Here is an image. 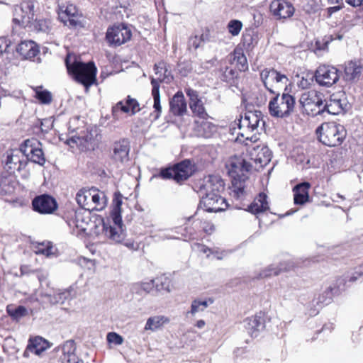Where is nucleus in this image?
Returning <instances> with one entry per match:
<instances>
[{
	"label": "nucleus",
	"mask_w": 363,
	"mask_h": 363,
	"mask_svg": "<svg viewBox=\"0 0 363 363\" xmlns=\"http://www.w3.org/2000/svg\"><path fill=\"white\" fill-rule=\"evenodd\" d=\"M249 160L243 155L230 157L225 164L228 173L231 177L230 195L239 202L238 205L245 206L242 201L247 199L245 182L248 174L252 171H259L267 166L272 160V152L265 146L257 145L247 150Z\"/></svg>",
	"instance_id": "f257e3e1"
},
{
	"label": "nucleus",
	"mask_w": 363,
	"mask_h": 363,
	"mask_svg": "<svg viewBox=\"0 0 363 363\" xmlns=\"http://www.w3.org/2000/svg\"><path fill=\"white\" fill-rule=\"evenodd\" d=\"M264 124L262 120V113L260 111H247L244 116H240L237 123L238 126V131L237 133L236 141L244 143L245 145L251 143H256L259 138L256 134H252V132L256 130L259 123Z\"/></svg>",
	"instance_id": "f03ea898"
},
{
	"label": "nucleus",
	"mask_w": 363,
	"mask_h": 363,
	"mask_svg": "<svg viewBox=\"0 0 363 363\" xmlns=\"http://www.w3.org/2000/svg\"><path fill=\"white\" fill-rule=\"evenodd\" d=\"M196 165L190 160L186 159L179 162L162 167L153 177L164 180L172 179L179 184L186 181L196 172Z\"/></svg>",
	"instance_id": "7ed1b4c3"
},
{
	"label": "nucleus",
	"mask_w": 363,
	"mask_h": 363,
	"mask_svg": "<svg viewBox=\"0 0 363 363\" xmlns=\"http://www.w3.org/2000/svg\"><path fill=\"white\" fill-rule=\"evenodd\" d=\"M67 72L78 83L88 89L96 83L97 68L94 62L87 63L74 61L69 63L65 61Z\"/></svg>",
	"instance_id": "20e7f679"
},
{
	"label": "nucleus",
	"mask_w": 363,
	"mask_h": 363,
	"mask_svg": "<svg viewBox=\"0 0 363 363\" xmlns=\"http://www.w3.org/2000/svg\"><path fill=\"white\" fill-rule=\"evenodd\" d=\"M284 91H286V89ZM272 94L274 96L268 104L270 116L277 118L289 117L294 112L296 108L294 96L286 91L281 94H279V91Z\"/></svg>",
	"instance_id": "39448f33"
},
{
	"label": "nucleus",
	"mask_w": 363,
	"mask_h": 363,
	"mask_svg": "<svg viewBox=\"0 0 363 363\" xmlns=\"http://www.w3.org/2000/svg\"><path fill=\"white\" fill-rule=\"evenodd\" d=\"M114 202L115 205L111 213L113 224H111L108 220L107 221L102 220V233L105 237L111 241L121 242L124 238V233L122 230V200L121 198H116L114 199Z\"/></svg>",
	"instance_id": "423d86ee"
},
{
	"label": "nucleus",
	"mask_w": 363,
	"mask_h": 363,
	"mask_svg": "<svg viewBox=\"0 0 363 363\" xmlns=\"http://www.w3.org/2000/svg\"><path fill=\"white\" fill-rule=\"evenodd\" d=\"M323 94L315 90H310L303 93L299 99L303 112L308 116H315L325 111L334 113L330 109L332 104H324Z\"/></svg>",
	"instance_id": "0eeeda50"
},
{
	"label": "nucleus",
	"mask_w": 363,
	"mask_h": 363,
	"mask_svg": "<svg viewBox=\"0 0 363 363\" xmlns=\"http://www.w3.org/2000/svg\"><path fill=\"white\" fill-rule=\"evenodd\" d=\"M316 133L320 142L329 147L340 145L347 135L344 126L335 122L323 123L317 128Z\"/></svg>",
	"instance_id": "6e6552de"
},
{
	"label": "nucleus",
	"mask_w": 363,
	"mask_h": 363,
	"mask_svg": "<svg viewBox=\"0 0 363 363\" xmlns=\"http://www.w3.org/2000/svg\"><path fill=\"white\" fill-rule=\"evenodd\" d=\"M165 238L167 239L182 240L184 241L200 240L197 225L195 222V216L187 218L183 225L169 229L165 235Z\"/></svg>",
	"instance_id": "1a4fd4ad"
},
{
	"label": "nucleus",
	"mask_w": 363,
	"mask_h": 363,
	"mask_svg": "<svg viewBox=\"0 0 363 363\" xmlns=\"http://www.w3.org/2000/svg\"><path fill=\"white\" fill-rule=\"evenodd\" d=\"M35 1L23 0L16 5L13 10V23L23 28H27L32 23L35 16Z\"/></svg>",
	"instance_id": "9d476101"
},
{
	"label": "nucleus",
	"mask_w": 363,
	"mask_h": 363,
	"mask_svg": "<svg viewBox=\"0 0 363 363\" xmlns=\"http://www.w3.org/2000/svg\"><path fill=\"white\" fill-rule=\"evenodd\" d=\"M82 14L72 4L62 5L59 8L58 18L66 26L70 28H82Z\"/></svg>",
	"instance_id": "9b49d317"
},
{
	"label": "nucleus",
	"mask_w": 363,
	"mask_h": 363,
	"mask_svg": "<svg viewBox=\"0 0 363 363\" xmlns=\"http://www.w3.org/2000/svg\"><path fill=\"white\" fill-rule=\"evenodd\" d=\"M4 169L9 174H13L26 167L28 159L25 157L24 152L20 148L9 150L6 152Z\"/></svg>",
	"instance_id": "f8f14e48"
},
{
	"label": "nucleus",
	"mask_w": 363,
	"mask_h": 363,
	"mask_svg": "<svg viewBox=\"0 0 363 363\" xmlns=\"http://www.w3.org/2000/svg\"><path fill=\"white\" fill-rule=\"evenodd\" d=\"M131 37V30L123 23L108 27L106 33V40L110 46H120L129 41Z\"/></svg>",
	"instance_id": "ddd939ff"
},
{
	"label": "nucleus",
	"mask_w": 363,
	"mask_h": 363,
	"mask_svg": "<svg viewBox=\"0 0 363 363\" xmlns=\"http://www.w3.org/2000/svg\"><path fill=\"white\" fill-rule=\"evenodd\" d=\"M41 143L35 138L26 140L21 144V150L23 151L25 157L32 162L43 166L46 162L44 152L40 147Z\"/></svg>",
	"instance_id": "4468645a"
},
{
	"label": "nucleus",
	"mask_w": 363,
	"mask_h": 363,
	"mask_svg": "<svg viewBox=\"0 0 363 363\" xmlns=\"http://www.w3.org/2000/svg\"><path fill=\"white\" fill-rule=\"evenodd\" d=\"M259 75L264 87L271 94L279 92V85L282 81L288 80L286 75L274 68H265L260 72Z\"/></svg>",
	"instance_id": "2eb2a0df"
},
{
	"label": "nucleus",
	"mask_w": 363,
	"mask_h": 363,
	"mask_svg": "<svg viewBox=\"0 0 363 363\" xmlns=\"http://www.w3.org/2000/svg\"><path fill=\"white\" fill-rule=\"evenodd\" d=\"M315 79L317 83L323 86H331L340 78L338 69L331 65H320L315 72Z\"/></svg>",
	"instance_id": "dca6fc26"
},
{
	"label": "nucleus",
	"mask_w": 363,
	"mask_h": 363,
	"mask_svg": "<svg viewBox=\"0 0 363 363\" xmlns=\"http://www.w3.org/2000/svg\"><path fill=\"white\" fill-rule=\"evenodd\" d=\"M184 91L189 98V108L193 115L200 119L208 120L210 116L205 108L199 92L189 86L186 87Z\"/></svg>",
	"instance_id": "f3484780"
},
{
	"label": "nucleus",
	"mask_w": 363,
	"mask_h": 363,
	"mask_svg": "<svg viewBox=\"0 0 363 363\" xmlns=\"http://www.w3.org/2000/svg\"><path fill=\"white\" fill-rule=\"evenodd\" d=\"M34 211L40 214H52L58 207L56 199L47 194L35 196L32 201Z\"/></svg>",
	"instance_id": "a211bd4d"
},
{
	"label": "nucleus",
	"mask_w": 363,
	"mask_h": 363,
	"mask_svg": "<svg viewBox=\"0 0 363 363\" xmlns=\"http://www.w3.org/2000/svg\"><path fill=\"white\" fill-rule=\"evenodd\" d=\"M201 203L208 212L223 211L229 206L226 199L215 192H206Z\"/></svg>",
	"instance_id": "6ab92c4d"
},
{
	"label": "nucleus",
	"mask_w": 363,
	"mask_h": 363,
	"mask_svg": "<svg viewBox=\"0 0 363 363\" xmlns=\"http://www.w3.org/2000/svg\"><path fill=\"white\" fill-rule=\"evenodd\" d=\"M86 210L80 209L75 211L72 209L68 211L66 213V222L71 228H76L80 231H85L89 225L90 218Z\"/></svg>",
	"instance_id": "aec40b11"
},
{
	"label": "nucleus",
	"mask_w": 363,
	"mask_h": 363,
	"mask_svg": "<svg viewBox=\"0 0 363 363\" xmlns=\"http://www.w3.org/2000/svg\"><path fill=\"white\" fill-rule=\"evenodd\" d=\"M269 10L273 16L279 20L291 17L295 11L292 4L285 0H273L269 5Z\"/></svg>",
	"instance_id": "412c9836"
},
{
	"label": "nucleus",
	"mask_w": 363,
	"mask_h": 363,
	"mask_svg": "<svg viewBox=\"0 0 363 363\" xmlns=\"http://www.w3.org/2000/svg\"><path fill=\"white\" fill-rule=\"evenodd\" d=\"M362 71L363 65L360 60L348 61L344 65L343 79L348 83H356L359 80Z\"/></svg>",
	"instance_id": "4be33fe9"
},
{
	"label": "nucleus",
	"mask_w": 363,
	"mask_h": 363,
	"mask_svg": "<svg viewBox=\"0 0 363 363\" xmlns=\"http://www.w3.org/2000/svg\"><path fill=\"white\" fill-rule=\"evenodd\" d=\"M267 318V313L259 311L254 315L247 318L246 329L252 337H257V334L265 328Z\"/></svg>",
	"instance_id": "5701e85b"
},
{
	"label": "nucleus",
	"mask_w": 363,
	"mask_h": 363,
	"mask_svg": "<svg viewBox=\"0 0 363 363\" xmlns=\"http://www.w3.org/2000/svg\"><path fill=\"white\" fill-rule=\"evenodd\" d=\"M228 64L233 67L239 72H245L249 69L247 57L240 47H235L233 51L229 55Z\"/></svg>",
	"instance_id": "b1692460"
},
{
	"label": "nucleus",
	"mask_w": 363,
	"mask_h": 363,
	"mask_svg": "<svg viewBox=\"0 0 363 363\" xmlns=\"http://www.w3.org/2000/svg\"><path fill=\"white\" fill-rule=\"evenodd\" d=\"M130 144L128 140L121 139L114 143L113 146L112 159L117 162L123 163L128 161Z\"/></svg>",
	"instance_id": "393cba45"
},
{
	"label": "nucleus",
	"mask_w": 363,
	"mask_h": 363,
	"mask_svg": "<svg viewBox=\"0 0 363 363\" xmlns=\"http://www.w3.org/2000/svg\"><path fill=\"white\" fill-rule=\"evenodd\" d=\"M257 32L252 28H246L242 34L240 43L236 47H240L246 52H251L258 43Z\"/></svg>",
	"instance_id": "a878e982"
},
{
	"label": "nucleus",
	"mask_w": 363,
	"mask_h": 363,
	"mask_svg": "<svg viewBox=\"0 0 363 363\" xmlns=\"http://www.w3.org/2000/svg\"><path fill=\"white\" fill-rule=\"evenodd\" d=\"M169 111L174 116H183L187 112V103L184 94L178 91L169 101Z\"/></svg>",
	"instance_id": "bb28decb"
},
{
	"label": "nucleus",
	"mask_w": 363,
	"mask_h": 363,
	"mask_svg": "<svg viewBox=\"0 0 363 363\" xmlns=\"http://www.w3.org/2000/svg\"><path fill=\"white\" fill-rule=\"evenodd\" d=\"M342 282V279L340 277L337 278L335 284L328 286L324 291L319 294L317 303L323 306L330 304L333 301V296L340 294V285Z\"/></svg>",
	"instance_id": "cd10ccee"
},
{
	"label": "nucleus",
	"mask_w": 363,
	"mask_h": 363,
	"mask_svg": "<svg viewBox=\"0 0 363 363\" xmlns=\"http://www.w3.org/2000/svg\"><path fill=\"white\" fill-rule=\"evenodd\" d=\"M311 185L308 182L296 184L293 188L294 202L296 205H303L310 201L309 191Z\"/></svg>",
	"instance_id": "c85d7f7f"
},
{
	"label": "nucleus",
	"mask_w": 363,
	"mask_h": 363,
	"mask_svg": "<svg viewBox=\"0 0 363 363\" xmlns=\"http://www.w3.org/2000/svg\"><path fill=\"white\" fill-rule=\"evenodd\" d=\"M49 347V342L45 339L39 336L30 337L23 353V356L28 357L29 352L39 355Z\"/></svg>",
	"instance_id": "c756f323"
},
{
	"label": "nucleus",
	"mask_w": 363,
	"mask_h": 363,
	"mask_svg": "<svg viewBox=\"0 0 363 363\" xmlns=\"http://www.w3.org/2000/svg\"><path fill=\"white\" fill-rule=\"evenodd\" d=\"M218 72L220 79L227 83H234L235 80L239 78L240 72L233 65L228 64V61H220Z\"/></svg>",
	"instance_id": "7c9ffc66"
},
{
	"label": "nucleus",
	"mask_w": 363,
	"mask_h": 363,
	"mask_svg": "<svg viewBox=\"0 0 363 363\" xmlns=\"http://www.w3.org/2000/svg\"><path fill=\"white\" fill-rule=\"evenodd\" d=\"M17 52L25 59H33L39 52V46L33 40L21 41L16 48Z\"/></svg>",
	"instance_id": "2f4dec72"
},
{
	"label": "nucleus",
	"mask_w": 363,
	"mask_h": 363,
	"mask_svg": "<svg viewBox=\"0 0 363 363\" xmlns=\"http://www.w3.org/2000/svg\"><path fill=\"white\" fill-rule=\"evenodd\" d=\"M140 110L139 103L135 99L131 98L130 96H127L125 104L122 101L118 102L112 108V114L115 117L119 111L128 113L130 111L131 114H135Z\"/></svg>",
	"instance_id": "473e14b6"
},
{
	"label": "nucleus",
	"mask_w": 363,
	"mask_h": 363,
	"mask_svg": "<svg viewBox=\"0 0 363 363\" xmlns=\"http://www.w3.org/2000/svg\"><path fill=\"white\" fill-rule=\"evenodd\" d=\"M267 196L264 192H261L254 199L251 204L247 206V211L253 214L265 212L269 209V204L267 201Z\"/></svg>",
	"instance_id": "72a5a7b5"
},
{
	"label": "nucleus",
	"mask_w": 363,
	"mask_h": 363,
	"mask_svg": "<svg viewBox=\"0 0 363 363\" xmlns=\"http://www.w3.org/2000/svg\"><path fill=\"white\" fill-rule=\"evenodd\" d=\"M91 199L90 212L103 210L107 204V198L103 191L98 189H91Z\"/></svg>",
	"instance_id": "f704fd0d"
},
{
	"label": "nucleus",
	"mask_w": 363,
	"mask_h": 363,
	"mask_svg": "<svg viewBox=\"0 0 363 363\" xmlns=\"http://www.w3.org/2000/svg\"><path fill=\"white\" fill-rule=\"evenodd\" d=\"M170 320L164 315H155L150 317L145 323V330L156 331L161 329L164 325L168 324Z\"/></svg>",
	"instance_id": "c9c22d12"
},
{
	"label": "nucleus",
	"mask_w": 363,
	"mask_h": 363,
	"mask_svg": "<svg viewBox=\"0 0 363 363\" xmlns=\"http://www.w3.org/2000/svg\"><path fill=\"white\" fill-rule=\"evenodd\" d=\"M154 70L155 74L157 76L156 79L158 82H167L169 79H172V76H171V72L168 69L167 64L164 60H161L154 65Z\"/></svg>",
	"instance_id": "e433bc0d"
},
{
	"label": "nucleus",
	"mask_w": 363,
	"mask_h": 363,
	"mask_svg": "<svg viewBox=\"0 0 363 363\" xmlns=\"http://www.w3.org/2000/svg\"><path fill=\"white\" fill-rule=\"evenodd\" d=\"M12 174L1 176L0 179V194L2 196L10 195L15 190V179Z\"/></svg>",
	"instance_id": "4c0bfd02"
},
{
	"label": "nucleus",
	"mask_w": 363,
	"mask_h": 363,
	"mask_svg": "<svg viewBox=\"0 0 363 363\" xmlns=\"http://www.w3.org/2000/svg\"><path fill=\"white\" fill-rule=\"evenodd\" d=\"M206 186L207 192L219 194L220 191H223L225 184L219 176L211 175L206 184Z\"/></svg>",
	"instance_id": "58836bf2"
},
{
	"label": "nucleus",
	"mask_w": 363,
	"mask_h": 363,
	"mask_svg": "<svg viewBox=\"0 0 363 363\" xmlns=\"http://www.w3.org/2000/svg\"><path fill=\"white\" fill-rule=\"evenodd\" d=\"M91 189H81L77 192L76 195V201L77 203L82 207V209L87 210L89 212H90L91 207Z\"/></svg>",
	"instance_id": "ea45409f"
},
{
	"label": "nucleus",
	"mask_w": 363,
	"mask_h": 363,
	"mask_svg": "<svg viewBox=\"0 0 363 363\" xmlns=\"http://www.w3.org/2000/svg\"><path fill=\"white\" fill-rule=\"evenodd\" d=\"M35 92L34 97L38 100L41 104H50L52 101V95L50 91L44 89L43 86L32 87Z\"/></svg>",
	"instance_id": "a19ab883"
},
{
	"label": "nucleus",
	"mask_w": 363,
	"mask_h": 363,
	"mask_svg": "<svg viewBox=\"0 0 363 363\" xmlns=\"http://www.w3.org/2000/svg\"><path fill=\"white\" fill-rule=\"evenodd\" d=\"M197 229L199 233L200 240L204 237V235H211L215 230L213 224L208 220L195 218Z\"/></svg>",
	"instance_id": "79ce46f5"
},
{
	"label": "nucleus",
	"mask_w": 363,
	"mask_h": 363,
	"mask_svg": "<svg viewBox=\"0 0 363 363\" xmlns=\"http://www.w3.org/2000/svg\"><path fill=\"white\" fill-rule=\"evenodd\" d=\"M50 21L47 18H35L32 20V23L27 28L31 30L37 32H47L50 29Z\"/></svg>",
	"instance_id": "37998d69"
},
{
	"label": "nucleus",
	"mask_w": 363,
	"mask_h": 363,
	"mask_svg": "<svg viewBox=\"0 0 363 363\" xmlns=\"http://www.w3.org/2000/svg\"><path fill=\"white\" fill-rule=\"evenodd\" d=\"M34 252L36 255H41L50 257L53 255V245L50 242H43L37 243L34 246Z\"/></svg>",
	"instance_id": "c03bdc74"
},
{
	"label": "nucleus",
	"mask_w": 363,
	"mask_h": 363,
	"mask_svg": "<svg viewBox=\"0 0 363 363\" xmlns=\"http://www.w3.org/2000/svg\"><path fill=\"white\" fill-rule=\"evenodd\" d=\"M213 302L214 299L213 298H208L204 301L195 299L191 303L190 313L194 315L199 311H203L209 304H212Z\"/></svg>",
	"instance_id": "a18cd8bd"
},
{
	"label": "nucleus",
	"mask_w": 363,
	"mask_h": 363,
	"mask_svg": "<svg viewBox=\"0 0 363 363\" xmlns=\"http://www.w3.org/2000/svg\"><path fill=\"white\" fill-rule=\"evenodd\" d=\"M6 311L9 315L13 320H18L19 319L25 317L28 314L27 309L23 306H18V307L13 308L11 306H8Z\"/></svg>",
	"instance_id": "49530a36"
},
{
	"label": "nucleus",
	"mask_w": 363,
	"mask_h": 363,
	"mask_svg": "<svg viewBox=\"0 0 363 363\" xmlns=\"http://www.w3.org/2000/svg\"><path fill=\"white\" fill-rule=\"evenodd\" d=\"M60 363H84L83 360L79 359V357L74 352H66L63 350L62 354L59 357Z\"/></svg>",
	"instance_id": "de8ad7c7"
},
{
	"label": "nucleus",
	"mask_w": 363,
	"mask_h": 363,
	"mask_svg": "<svg viewBox=\"0 0 363 363\" xmlns=\"http://www.w3.org/2000/svg\"><path fill=\"white\" fill-rule=\"evenodd\" d=\"M242 26L243 24L240 20L233 19L228 22L227 29L232 36H238L240 34Z\"/></svg>",
	"instance_id": "09e8293b"
},
{
	"label": "nucleus",
	"mask_w": 363,
	"mask_h": 363,
	"mask_svg": "<svg viewBox=\"0 0 363 363\" xmlns=\"http://www.w3.org/2000/svg\"><path fill=\"white\" fill-rule=\"evenodd\" d=\"M297 77L298 78L297 86L301 89L310 88L313 82V77L308 73L303 74L301 76L297 75Z\"/></svg>",
	"instance_id": "8fccbe9b"
},
{
	"label": "nucleus",
	"mask_w": 363,
	"mask_h": 363,
	"mask_svg": "<svg viewBox=\"0 0 363 363\" xmlns=\"http://www.w3.org/2000/svg\"><path fill=\"white\" fill-rule=\"evenodd\" d=\"M155 284V291H160L162 290L169 291V279L165 276L157 277L154 279Z\"/></svg>",
	"instance_id": "3c124183"
},
{
	"label": "nucleus",
	"mask_w": 363,
	"mask_h": 363,
	"mask_svg": "<svg viewBox=\"0 0 363 363\" xmlns=\"http://www.w3.org/2000/svg\"><path fill=\"white\" fill-rule=\"evenodd\" d=\"M84 124V121L81 120V117L79 116H74L69 118V121L67 123L68 130L71 133H74L77 131L80 127Z\"/></svg>",
	"instance_id": "603ef678"
},
{
	"label": "nucleus",
	"mask_w": 363,
	"mask_h": 363,
	"mask_svg": "<svg viewBox=\"0 0 363 363\" xmlns=\"http://www.w3.org/2000/svg\"><path fill=\"white\" fill-rule=\"evenodd\" d=\"M107 341L110 343L116 345H121L123 342V338L121 335L116 333L111 332L107 334Z\"/></svg>",
	"instance_id": "864d4df0"
},
{
	"label": "nucleus",
	"mask_w": 363,
	"mask_h": 363,
	"mask_svg": "<svg viewBox=\"0 0 363 363\" xmlns=\"http://www.w3.org/2000/svg\"><path fill=\"white\" fill-rule=\"evenodd\" d=\"M160 82H158L157 79L155 78L151 79V85L152 86V95L153 97V99H160Z\"/></svg>",
	"instance_id": "5fc2aeb1"
},
{
	"label": "nucleus",
	"mask_w": 363,
	"mask_h": 363,
	"mask_svg": "<svg viewBox=\"0 0 363 363\" xmlns=\"http://www.w3.org/2000/svg\"><path fill=\"white\" fill-rule=\"evenodd\" d=\"M141 288L144 291H145L148 293L155 291V284L154 281V279L150 280V281L142 283Z\"/></svg>",
	"instance_id": "6e6d98bb"
},
{
	"label": "nucleus",
	"mask_w": 363,
	"mask_h": 363,
	"mask_svg": "<svg viewBox=\"0 0 363 363\" xmlns=\"http://www.w3.org/2000/svg\"><path fill=\"white\" fill-rule=\"evenodd\" d=\"M195 250L203 254H206L208 257V252H211V249L208 248L206 245L201 243L196 242L194 244Z\"/></svg>",
	"instance_id": "4d7b16f0"
},
{
	"label": "nucleus",
	"mask_w": 363,
	"mask_h": 363,
	"mask_svg": "<svg viewBox=\"0 0 363 363\" xmlns=\"http://www.w3.org/2000/svg\"><path fill=\"white\" fill-rule=\"evenodd\" d=\"M153 108L155 109L154 113L155 114V118L157 119L161 114L162 112V106L160 104V99H154Z\"/></svg>",
	"instance_id": "13d9d810"
},
{
	"label": "nucleus",
	"mask_w": 363,
	"mask_h": 363,
	"mask_svg": "<svg viewBox=\"0 0 363 363\" xmlns=\"http://www.w3.org/2000/svg\"><path fill=\"white\" fill-rule=\"evenodd\" d=\"M9 44L5 38H0V54L6 52Z\"/></svg>",
	"instance_id": "bf43d9fd"
},
{
	"label": "nucleus",
	"mask_w": 363,
	"mask_h": 363,
	"mask_svg": "<svg viewBox=\"0 0 363 363\" xmlns=\"http://www.w3.org/2000/svg\"><path fill=\"white\" fill-rule=\"evenodd\" d=\"M346 2L352 6H363V0H346Z\"/></svg>",
	"instance_id": "052dcab7"
},
{
	"label": "nucleus",
	"mask_w": 363,
	"mask_h": 363,
	"mask_svg": "<svg viewBox=\"0 0 363 363\" xmlns=\"http://www.w3.org/2000/svg\"><path fill=\"white\" fill-rule=\"evenodd\" d=\"M329 104H332V106L330 107V109L334 111L333 114H337L340 112V109H341L340 107H338V108L336 110L333 106H339V101H331Z\"/></svg>",
	"instance_id": "680f3d73"
},
{
	"label": "nucleus",
	"mask_w": 363,
	"mask_h": 363,
	"mask_svg": "<svg viewBox=\"0 0 363 363\" xmlns=\"http://www.w3.org/2000/svg\"><path fill=\"white\" fill-rule=\"evenodd\" d=\"M205 325H206V323H205V321H204L203 320H199L196 323V324H195V325H196L198 328H203V327L205 326Z\"/></svg>",
	"instance_id": "e2e57ef3"
},
{
	"label": "nucleus",
	"mask_w": 363,
	"mask_h": 363,
	"mask_svg": "<svg viewBox=\"0 0 363 363\" xmlns=\"http://www.w3.org/2000/svg\"><path fill=\"white\" fill-rule=\"evenodd\" d=\"M78 139H79V138H75L74 137H72L71 138H69V139H68V140H67V143H68L69 145H70V144H71V143H77V140H78Z\"/></svg>",
	"instance_id": "0e129e2a"
},
{
	"label": "nucleus",
	"mask_w": 363,
	"mask_h": 363,
	"mask_svg": "<svg viewBox=\"0 0 363 363\" xmlns=\"http://www.w3.org/2000/svg\"><path fill=\"white\" fill-rule=\"evenodd\" d=\"M269 273H267V274H266L264 275L265 277H267V276H271V275H272V274H274V275H277V274H278V272H277V270H274V269H273V270H271V269H270V270H269Z\"/></svg>",
	"instance_id": "69168bd1"
},
{
	"label": "nucleus",
	"mask_w": 363,
	"mask_h": 363,
	"mask_svg": "<svg viewBox=\"0 0 363 363\" xmlns=\"http://www.w3.org/2000/svg\"><path fill=\"white\" fill-rule=\"evenodd\" d=\"M340 9V6H334V7H330L329 9V11H338Z\"/></svg>",
	"instance_id": "338daca9"
},
{
	"label": "nucleus",
	"mask_w": 363,
	"mask_h": 363,
	"mask_svg": "<svg viewBox=\"0 0 363 363\" xmlns=\"http://www.w3.org/2000/svg\"><path fill=\"white\" fill-rule=\"evenodd\" d=\"M357 277H351L349 279V281H354L355 280H357Z\"/></svg>",
	"instance_id": "774afa93"
}]
</instances>
